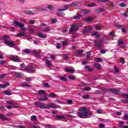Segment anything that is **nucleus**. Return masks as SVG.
Instances as JSON below:
<instances>
[{
	"label": "nucleus",
	"instance_id": "nucleus-38",
	"mask_svg": "<svg viewBox=\"0 0 128 128\" xmlns=\"http://www.w3.org/2000/svg\"><path fill=\"white\" fill-rule=\"evenodd\" d=\"M28 32H30L31 34H34V28H28Z\"/></svg>",
	"mask_w": 128,
	"mask_h": 128
},
{
	"label": "nucleus",
	"instance_id": "nucleus-12",
	"mask_svg": "<svg viewBox=\"0 0 128 128\" xmlns=\"http://www.w3.org/2000/svg\"><path fill=\"white\" fill-rule=\"evenodd\" d=\"M7 104H11V106H13L12 108H16V102H14L12 101H7Z\"/></svg>",
	"mask_w": 128,
	"mask_h": 128
},
{
	"label": "nucleus",
	"instance_id": "nucleus-56",
	"mask_svg": "<svg viewBox=\"0 0 128 128\" xmlns=\"http://www.w3.org/2000/svg\"><path fill=\"white\" fill-rule=\"evenodd\" d=\"M92 20V18L89 17L86 18V21L88 22H90Z\"/></svg>",
	"mask_w": 128,
	"mask_h": 128
},
{
	"label": "nucleus",
	"instance_id": "nucleus-36",
	"mask_svg": "<svg viewBox=\"0 0 128 128\" xmlns=\"http://www.w3.org/2000/svg\"><path fill=\"white\" fill-rule=\"evenodd\" d=\"M72 28L73 29H74V31L78 30V26H76V25H72Z\"/></svg>",
	"mask_w": 128,
	"mask_h": 128
},
{
	"label": "nucleus",
	"instance_id": "nucleus-52",
	"mask_svg": "<svg viewBox=\"0 0 128 128\" xmlns=\"http://www.w3.org/2000/svg\"><path fill=\"white\" fill-rule=\"evenodd\" d=\"M24 52L25 54H30V49H25Z\"/></svg>",
	"mask_w": 128,
	"mask_h": 128
},
{
	"label": "nucleus",
	"instance_id": "nucleus-19",
	"mask_svg": "<svg viewBox=\"0 0 128 128\" xmlns=\"http://www.w3.org/2000/svg\"><path fill=\"white\" fill-rule=\"evenodd\" d=\"M26 36L25 33L20 32L18 34H17L15 35L14 36H16V38H21L22 36Z\"/></svg>",
	"mask_w": 128,
	"mask_h": 128
},
{
	"label": "nucleus",
	"instance_id": "nucleus-41",
	"mask_svg": "<svg viewBox=\"0 0 128 128\" xmlns=\"http://www.w3.org/2000/svg\"><path fill=\"white\" fill-rule=\"evenodd\" d=\"M24 12L26 14H32V12L30 10H24Z\"/></svg>",
	"mask_w": 128,
	"mask_h": 128
},
{
	"label": "nucleus",
	"instance_id": "nucleus-15",
	"mask_svg": "<svg viewBox=\"0 0 128 128\" xmlns=\"http://www.w3.org/2000/svg\"><path fill=\"white\" fill-rule=\"evenodd\" d=\"M37 36H38L39 38H47L46 34H43L41 32H38L37 34Z\"/></svg>",
	"mask_w": 128,
	"mask_h": 128
},
{
	"label": "nucleus",
	"instance_id": "nucleus-53",
	"mask_svg": "<svg viewBox=\"0 0 128 128\" xmlns=\"http://www.w3.org/2000/svg\"><path fill=\"white\" fill-rule=\"evenodd\" d=\"M68 44V42L67 41H62V46H66Z\"/></svg>",
	"mask_w": 128,
	"mask_h": 128
},
{
	"label": "nucleus",
	"instance_id": "nucleus-59",
	"mask_svg": "<svg viewBox=\"0 0 128 128\" xmlns=\"http://www.w3.org/2000/svg\"><path fill=\"white\" fill-rule=\"evenodd\" d=\"M74 32H76L74 29L72 27L70 29V34H72Z\"/></svg>",
	"mask_w": 128,
	"mask_h": 128
},
{
	"label": "nucleus",
	"instance_id": "nucleus-4",
	"mask_svg": "<svg viewBox=\"0 0 128 128\" xmlns=\"http://www.w3.org/2000/svg\"><path fill=\"white\" fill-rule=\"evenodd\" d=\"M76 6V4L74 2H72L70 5H65L64 6L63 8H58L57 10L58 12H64V10H68V8Z\"/></svg>",
	"mask_w": 128,
	"mask_h": 128
},
{
	"label": "nucleus",
	"instance_id": "nucleus-9",
	"mask_svg": "<svg viewBox=\"0 0 128 128\" xmlns=\"http://www.w3.org/2000/svg\"><path fill=\"white\" fill-rule=\"evenodd\" d=\"M96 48H100L102 46V42L99 40H94Z\"/></svg>",
	"mask_w": 128,
	"mask_h": 128
},
{
	"label": "nucleus",
	"instance_id": "nucleus-6",
	"mask_svg": "<svg viewBox=\"0 0 128 128\" xmlns=\"http://www.w3.org/2000/svg\"><path fill=\"white\" fill-rule=\"evenodd\" d=\"M14 24L16 26H19L20 28H22V32H26V28H24V24L22 23L18 22L17 21L14 22Z\"/></svg>",
	"mask_w": 128,
	"mask_h": 128
},
{
	"label": "nucleus",
	"instance_id": "nucleus-43",
	"mask_svg": "<svg viewBox=\"0 0 128 128\" xmlns=\"http://www.w3.org/2000/svg\"><path fill=\"white\" fill-rule=\"evenodd\" d=\"M122 98H126V100H128V94H122Z\"/></svg>",
	"mask_w": 128,
	"mask_h": 128
},
{
	"label": "nucleus",
	"instance_id": "nucleus-40",
	"mask_svg": "<svg viewBox=\"0 0 128 128\" xmlns=\"http://www.w3.org/2000/svg\"><path fill=\"white\" fill-rule=\"evenodd\" d=\"M68 78L70 80H74L76 78V76H69Z\"/></svg>",
	"mask_w": 128,
	"mask_h": 128
},
{
	"label": "nucleus",
	"instance_id": "nucleus-62",
	"mask_svg": "<svg viewBox=\"0 0 128 128\" xmlns=\"http://www.w3.org/2000/svg\"><path fill=\"white\" fill-rule=\"evenodd\" d=\"M67 102L68 104H72V100H68Z\"/></svg>",
	"mask_w": 128,
	"mask_h": 128
},
{
	"label": "nucleus",
	"instance_id": "nucleus-30",
	"mask_svg": "<svg viewBox=\"0 0 128 128\" xmlns=\"http://www.w3.org/2000/svg\"><path fill=\"white\" fill-rule=\"evenodd\" d=\"M103 88H102V91L100 90H97L96 91V92H98V94H106V92L102 90Z\"/></svg>",
	"mask_w": 128,
	"mask_h": 128
},
{
	"label": "nucleus",
	"instance_id": "nucleus-27",
	"mask_svg": "<svg viewBox=\"0 0 128 128\" xmlns=\"http://www.w3.org/2000/svg\"><path fill=\"white\" fill-rule=\"evenodd\" d=\"M124 44V42L122 40H118V46H122Z\"/></svg>",
	"mask_w": 128,
	"mask_h": 128
},
{
	"label": "nucleus",
	"instance_id": "nucleus-31",
	"mask_svg": "<svg viewBox=\"0 0 128 128\" xmlns=\"http://www.w3.org/2000/svg\"><path fill=\"white\" fill-rule=\"evenodd\" d=\"M50 30V27L48 26L43 29L42 32H48Z\"/></svg>",
	"mask_w": 128,
	"mask_h": 128
},
{
	"label": "nucleus",
	"instance_id": "nucleus-22",
	"mask_svg": "<svg viewBox=\"0 0 128 128\" xmlns=\"http://www.w3.org/2000/svg\"><path fill=\"white\" fill-rule=\"evenodd\" d=\"M82 16V14H77L76 16H73L74 20H80Z\"/></svg>",
	"mask_w": 128,
	"mask_h": 128
},
{
	"label": "nucleus",
	"instance_id": "nucleus-48",
	"mask_svg": "<svg viewBox=\"0 0 128 128\" xmlns=\"http://www.w3.org/2000/svg\"><path fill=\"white\" fill-rule=\"evenodd\" d=\"M90 10H83L82 11V13L84 14H90Z\"/></svg>",
	"mask_w": 128,
	"mask_h": 128
},
{
	"label": "nucleus",
	"instance_id": "nucleus-34",
	"mask_svg": "<svg viewBox=\"0 0 128 128\" xmlns=\"http://www.w3.org/2000/svg\"><path fill=\"white\" fill-rule=\"evenodd\" d=\"M47 8L50 10H54V6L52 5H49L47 6Z\"/></svg>",
	"mask_w": 128,
	"mask_h": 128
},
{
	"label": "nucleus",
	"instance_id": "nucleus-7",
	"mask_svg": "<svg viewBox=\"0 0 128 128\" xmlns=\"http://www.w3.org/2000/svg\"><path fill=\"white\" fill-rule=\"evenodd\" d=\"M4 44L10 46V48H14L16 44V41H13L12 42L8 40H6Z\"/></svg>",
	"mask_w": 128,
	"mask_h": 128
},
{
	"label": "nucleus",
	"instance_id": "nucleus-17",
	"mask_svg": "<svg viewBox=\"0 0 128 128\" xmlns=\"http://www.w3.org/2000/svg\"><path fill=\"white\" fill-rule=\"evenodd\" d=\"M10 86V83L8 82H6L5 84H0V88H6Z\"/></svg>",
	"mask_w": 128,
	"mask_h": 128
},
{
	"label": "nucleus",
	"instance_id": "nucleus-39",
	"mask_svg": "<svg viewBox=\"0 0 128 128\" xmlns=\"http://www.w3.org/2000/svg\"><path fill=\"white\" fill-rule=\"evenodd\" d=\"M4 92L5 94H6V96H10V94H12V93L10 92L8 90H5Z\"/></svg>",
	"mask_w": 128,
	"mask_h": 128
},
{
	"label": "nucleus",
	"instance_id": "nucleus-3",
	"mask_svg": "<svg viewBox=\"0 0 128 128\" xmlns=\"http://www.w3.org/2000/svg\"><path fill=\"white\" fill-rule=\"evenodd\" d=\"M102 90L106 92H111V94H119L120 90H118L116 88H103Z\"/></svg>",
	"mask_w": 128,
	"mask_h": 128
},
{
	"label": "nucleus",
	"instance_id": "nucleus-11",
	"mask_svg": "<svg viewBox=\"0 0 128 128\" xmlns=\"http://www.w3.org/2000/svg\"><path fill=\"white\" fill-rule=\"evenodd\" d=\"M66 72H70V74H74L76 70H74V68H66Z\"/></svg>",
	"mask_w": 128,
	"mask_h": 128
},
{
	"label": "nucleus",
	"instance_id": "nucleus-55",
	"mask_svg": "<svg viewBox=\"0 0 128 128\" xmlns=\"http://www.w3.org/2000/svg\"><path fill=\"white\" fill-rule=\"evenodd\" d=\"M98 2H110V0H97Z\"/></svg>",
	"mask_w": 128,
	"mask_h": 128
},
{
	"label": "nucleus",
	"instance_id": "nucleus-47",
	"mask_svg": "<svg viewBox=\"0 0 128 128\" xmlns=\"http://www.w3.org/2000/svg\"><path fill=\"white\" fill-rule=\"evenodd\" d=\"M114 72H115V74H118V72H120V70H118V67H114Z\"/></svg>",
	"mask_w": 128,
	"mask_h": 128
},
{
	"label": "nucleus",
	"instance_id": "nucleus-61",
	"mask_svg": "<svg viewBox=\"0 0 128 128\" xmlns=\"http://www.w3.org/2000/svg\"><path fill=\"white\" fill-rule=\"evenodd\" d=\"M56 48L58 50H60V48H62V46H60V43H58Z\"/></svg>",
	"mask_w": 128,
	"mask_h": 128
},
{
	"label": "nucleus",
	"instance_id": "nucleus-33",
	"mask_svg": "<svg viewBox=\"0 0 128 128\" xmlns=\"http://www.w3.org/2000/svg\"><path fill=\"white\" fill-rule=\"evenodd\" d=\"M49 96L52 98H54L56 96V94L54 93H50Z\"/></svg>",
	"mask_w": 128,
	"mask_h": 128
},
{
	"label": "nucleus",
	"instance_id": "nucleus-44",
	"mask_svg": "<svg viewBox=\"0 0 128 128\" xmlns=\"http://www.w3.org/2000/svg\"><path fill=\"white\" fill-rule=\"evenodd\" d=\"M120 62L121 64H124L126 62V60H124V58H120Z\"/></svg>",
	"mask_w": 128,
	"mask_h": 128
},
{
	"label": "nucleus",
	"instance_id": "nucleus-42",
	"mask_svg": "<svg viewBox=\"0 0 128 128\" xmlns=\"http://www.w3.org/2000/svg\"><path fill=\"white\" fill-rule=\"evenodd\" d=\"M39 94H46V91L44 90H40L38 92Z\"/></svg>",
	"mask_w": 128,
	"mask_h": 128
},
{
	"label": "nucleus",
	"instance_id": "nucleus-45",
	"mask_svg": "<svg viewBox=\"0 0 128 128\" xmlns=\"http://www.w3.org/2000/svg\"><path fill=\"white\" fill-rule=\"evenodd\" d=\"M82 98H84V100H86L88 98H90V95H86V96H82Z\"/></svg>",
	"mask_w": 128,
	"mask_h": 128
},
{
	"label": "nucleus",
	"instance_id": "nucleus-64",
	"mask_svg": "<svg viewBox=\"0 0 128 128\" xmlns=\"http://www.w3.org/2000/svg\"><path fill=\"white\" fill-rule=\"evenodd\" d=\"M17 128H26V126L22 125H19L17 126Z\"/></svg>",
	"mask_w": 128,
	"mask_h": 128
},
{
	"label": "nucleus",
	"instance_id": "nucleus-18",
	"mask_svg": "<svg viewBox=\"0 0 128 128\" xmlns=\"http://www.w3.org/2000/svg\"><path fill=\"white\" fill-rule=\"evenodd\" d=\"M39 100H40V102L48 100V97L45 96H41L39 98Z\"/></svg>",
	"mask_w": 128,
	"mask_h": 128
},
{
	"label": "nucleus",
	"instance_id": "nucleus-21",
	"mask_svg": "<svg viewBox=\"0 0 128 128\" xmlns=\"http://www.w3.org/2000/svg\"><path fill=\"white\" fill-rule=\"evenodd\" d=\"M94 68H97V70H102V65H100L98 64H94Z\"/></svg>",
	"mask_w": 128,
	"mask_h": 128
},
{
	"label": "nucleus",
	"instance_id": "nucleus-63",
	"mask_svg": "<svg viewBox=\"0 0 128 128\" xmlns=\"http://www.w3.org/2000/svg\"><path fill=\"white\" fill-rule=\"evenodd\" d=\"M123 118H124V120H128V114H125Z\"/></svg>",
	"mask_w": 128,
	"mask_h": 128
},
{
	"label": "nucleus",
	"instance_id": "nucleus-1",
	"mask_svg": "<svg viewBox=\"0 0 128 128\" xmlns=\"http://www.w3.org/2000/svg\"><path fill=\"white\" fill-rule=\"evenodd\" d=\"M34 106L36 108H41V110H48V108H58V106H55L54 103L46 104H43L42 102H35L34 104Z\"/></svg>",
	"mask_w": 128,
	"mask_h": 128
},
{
	"label": "nucleus",
	"instance_id": "nucleus-10",
	"mask_svg": "<svg viewBox=\"0 0 128 128\" xmlns=\"http://www.w3.org/2000/svg\"><path fill=\"white\" fill-rule=\"evenodd\" d=\"M12 59V62H22V59L18 56H13Z\"/></svg>",
	"mask_w": 128,
	"mask_h": 128
},
{
	"label": "nucleus",
	"instance_id": "nucleus-60",
	"mask_svg": "<svg viewBox=\"0 0 128 128\" xmlns=\"http://www.w3.org/2000/svg\"><path fill=\"white\" fill-rule=\"evenodd\" d=\"M22 85L23 86H26V87L30 86V85H28V83H26V82L22 83Z\"/></svg>",
	"mask_w": 128,
	"mask_h": 128
},
{
	"label": "nucleus",
	"instance_id": "nucleus-32",
	"mask_svg": "<svg viewBox=\"0 0 128 128\" xmlns=\"http://www.w3.org/2000/svg\"><path fill=\"white\" fill-rule=\"evenodd\" d=\"M87 6H88L89 8H94V6H96V3H92L87 5Z\"/></svg>",
	"mask_w": 128,
	"mask_h": 128
},
{
	"label": "nucleus",
	"instance_id": "nucleus-25",
	"mask_svg": "<svg viewBox=\"0 0 128 128\" xmlns=\"http://www.w3.org/2000/svg\"><path fill=\"white\" fill-rule=\"evenodd\" d=\"M85 68L86 70H88V72H92L94 70V68L90 67V66H86Z\"/></svg>",
	"mask_w": 128,
	"mask_h": 128
},
{
	"label": "nucleus",
	"instance_id": "nucleus-28",
	"mask_svg": "<svg viewBox=\"0 0 128 128\" xmlns=\"http://www.w3.org/2000/svg\"><path fill=\"white\" fill-rule=\"evenodd\" d=\"M95 62H102V58H95Z\"/></svg>",
	"mask_w": 128,
	"mask_h": 128
},
{
	"label": "nucleus",
	"instance_id": "nucleus-29",
	"mask_svg": "<svg viewBox=\"0 0 128 128\" xmlns=\"http://www.w3.org/2000/svg\"><path fill=\"white\" fill-rule=\"evenodd\" d=\"M0 118L2 120H8V119H6V116H4L2 114H0Z\"/></svg>",
	"mask_w": 128,
	"mask_h": 128
},
{
	"label": "nucleus",
	"instance_id": "nucleus-14",
	"mask_svg": "<svg viewBox=\"0 0 128 128\" xmlns=\"http://www.w3.org/2000/svg\"><path fill=\"white\" fill-rule=\"evenodd\" d=\"M46 64L47 65V67L48 68H50L52 66V63L48 60H46Z\"/></svg>",
	"mask_w": 128,
	"mask_h": 128
},
{
	"label": "nucleus",
	"instance_id": "nucleus-57",
	"mask_svg": "<svg viewBox=\"0 0 128 128\" xmlns=\"http://www.w3.org/2000/svg\"><path fill=\"white\" fill-rule=\"evenodd\" d=\"M98 126L100 128H106V126H104V124H99Z\"/></svg>",
	"mask_w": 128,
	"mask_h": 128
},
{
	"label": "nucleus",
	"instance_id": "nucleus-8",
	"mask_svg": "<svg viewBox=\"0 0 128 128\" xmlns=\"http://www.w3.org/2000/svg\"><path fill=\"white\" fill-rule=\"evenodd\" d=\"M92 30V28L89 26L88 27H84L83 30L82 34H90Z\"/></svg>",
	"mask_w": 128,
	"mask_h": 128
},
{
	"label": "nucleus",
	"instance_id": "nucleus-49",
	"mask_svg": "<svg viewBox=\"0 0 128 128\" xmlns=\"http://www.w3.org/2000/svg\"><path fill=\"white\" fill-rule=\"evenodd\" d=\"M76 52H78V54H82L84 53V50H77Z\"/></svg>",
	"mask_w": 128,
	"mask_h": 128
},
{
	"label": "nucleus",
	"instance_id": "nucleus-16",
	"mask_svg": "<svg viewBox=\"0 0 128 128\" xmlns=\"http://www.w3.org/2000/svg\"><path fill=\"white\" fill-rule=\"evenodd\" d=\"M32 52L34 54L35 58H38L40 56V52L38 50H33Z\"/></svg>",
	"mask_w": 128,
	"mask_h": 128
},
{
	"label": "nucleus",
	"instance_id": "nucleus-35",
	"mask_svg": "<svg viewBox=\"0 0 128 128\" xmlns=\"http://www.w3.org/2000/svg\"><path fill=\"white\" fill-rule=\"evenodd\" d=\"M84 90L86 92H90V90H92V88L90 86L84 87Z\"/></svg>",
	"mask_w": 128,
	"mask_h": 128
},
{
	"label": "nucleus",
	"instance_id": "nucleus-54",
	"mask_svg": "<svg viewBox=\"0 0 128 128\" xmlns=\"http://www.w3.org/2000/svg\"><path fill=\"white\" fill-rule=\"evenodd\" d=\"M2 38L4 40H8V35H4Z\"/></svg>",
	"mask_w": 128,
	"mask_h": 128
},
{
	"label": "nucleus",
	"instance_id": "nucleus-46",
	"mask_svg": "<svg viewBox=\"0 0 128 128\" xmlns=\"http://www.w3.org/2000/svg\"><path fill=\"white\" fill-rule=\"evenodd\" d=\"M118 6H121V8H124V6H126V4H124V2H122V3L119 4Z\"/></svg>",
	"mask_w": 128,
	"mask_h": 128
},
{
	"label": "nucleus",
	"instance_id": "nucleus-37",
	"mask_svg": "<svg viewBox=\"0 0 128 128\" xmlns=\"http://www.w3.org/2000/svg\"><path fill=\"white\" fill-rule=\"evenodd\" d=\"M60 80H62V82H66L68 80V79L64 76H60Z\"/></svg>",
	"mask_w": 128,
	"mask_h": 128
},
{
	"label": "nucleus",
	"instance_id": "nucleus-50",
	"mask_svg": "<svg viewBox=\"0 0 128 128\" xmlns=\"http://www.w3.org/2000/svg\"><path fill=\"white\" fill-rule=\"evenodd\" d=\"M43 86L44 88H50V84L48 83H44Z\"/></svg>",
	"mask_w": 128,
	"mask_h": 128
},
{
	"label": "nucleus",
	"instance_id": "nucleus-20",
	"mask_svg": "<svg viewBox=\"0 0 128 128\" xmlns=\"http://www.w3.org/2000/svg\"><path fill=\"white\" fill-rule=\"evenodd\" d=\"M15 76L16 78H20L24 76V74H22V72H15Z\"/></svg>",
	"mask_w": 128,
	"mask_h": 128
},
{
	"label": "nucleus",
	"instance_id": "nucleus-51",
	"mask_svg": "<svg viewBox=\"0 0 128 128\" xmlns=\"http://www.w3.org/2000/svg\"><path fill=\"white\" fill-rule=\"evenodd\" d=\"M115 26L116 28H124V25H120V24H116Z\"/></svg>",
	"mask_w": 128,
	"mask_h": 128
},
{
	"label": "nucleus",
	"instance_id": "nucleus-23",
	"mask_svg": "<svg viewBox=\"0 0 128 128\" xmlns=\"http://www.w3.org/2000/svg\"><path fill=\"white\" fill-rule=\"evenodd\" d=\"M104 12V8H98L96 10V12H97V14H100V12Z\"/></svg>",
	"mask_w": 128,
	"mask_h": 128
},
{
	"label": "nucleus",
	"instance_id": "nucleus-13",
	"mask_svg": "<svg viewBox=\"0 0 128 128\" xmlns=\"http://www.w3.org/2000/svg\"><path fill=\"white\" fill-rule=\"evenodd\" d=\"M55 117L56 120H66V117L62 115L56 114Z\"/></svg>",
	"mask_w": 128,
	"mask_h": 128
},
{
	"label": "nucleus",
	"instance_id": "nucleus-26",
	"mask_svg": "<svg viewBox=\"0 0 128 128\" xmlns=\"http://www.w3.org/2000/svg\"><path fill=\"white\" fill-rule=\"evenodd\" d=\"M57 16H62V18H64V16L65 14L64 13L62 12H58L57 13Z\"/></svg>",
	"mask_w": 128,
	"mask_h": 128
},
{
	"label": "nucleus",
	"instance_id": "nucleus-58",
	"mask_svg": "<svg viewBox=\"0 0 128 128\" xmlns=\"http://www.w3.org/2000/svg\"><path fill=\"white\" fill-rule=\"evenodd\" d=\"M36 116L33 115L31 116V120H36Z\"/></svg>",
	"mask_w": 128,
	"mask_h": 128
},
{
	"label": "nucleus",
	"instance_id": "nucleus-5",
	"mask_svg": "<svg viewBox=\"0 0 128 128\" xmlns=\"http://www.w3.org/2000/svg\"><path fill=\"white\" fill-rule=\"evenodd\" d=\"M25 70L28 74H32L36 72V69L34 66H28L25 68Z\"/></svg>",
	"mask_w": 128,
	"mask_h": 128
},
{
	"label": "nucleus",
	"instance_id": "nucleus-24",
	"mask_svg": "<svg viewBox=\"0 0 128 128\" xmlns=\"http://www.w3.org/2000/svg\"><path fill=\"white\" fill-rule=\"evenodd\" d=\"M124 121H120L119 122V126L120 128H124Z\"/></svg>",
	"mask_w": 128,
	"mask_h": 128
},
{
	"label": "nucleus",
	"instance_id": "nucleus-2",
	"mask_svg": "<svg viewBox=\"0 0 128 128\" xmlns=\"http://www.w3.org/2000/svg\"><path fill=\"white\" fill-rule=\"evenodd\" d=\"M78 116L80 118H86L90 116L92 114V111L88 110L86 107H82L79 110V112L77 114Z\"/></svg>",
	"mask_w": 128,
	"mask_h": 128
}]
</instances>
